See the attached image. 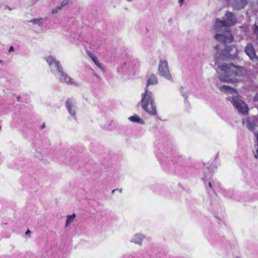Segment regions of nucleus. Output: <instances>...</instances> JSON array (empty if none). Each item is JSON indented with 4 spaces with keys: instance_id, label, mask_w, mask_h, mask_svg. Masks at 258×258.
Wrapping results in <instances>:
<instances>
[{
    "instance_id": "obj_1",
    "label": "nucleus",
    "mask_w": 258,
    "mask_h": 258,
    "mask_svg": "<svg viewBox=\"0 0 258 258\" xmlns=\"http://www.w3.org/2000/svg\"><path fill=\"white\" fill-rule=\"evenodd\" d=\"M225 16L227 20H219L217 19L214 25V29L217 32L224 31L222 34H217L215 36V38L218 41H222L224 44V46L228 51V53L231 55V50L234 49L235 52L237 51V48L235 46H232L229 48L226 44L229 43L233 41V37L231 34L230 26H233L237 22V19L234 15L230 12H227Z\"/></svg>"
},
{
    "instance_id": "obj_2",
    "label": "nucleus",
    "mask_w": 258,
    "mask_h": 258,
    "mask_svg": "<svg viewBox=\"0 0 258 258\" xmlns=\"http://www.w3.org/2000/svg\"><path fill=\"white\" fill-rule=\"evenodd\" d=\"M216 70L220 80L228 83L236 82L238 77L246 74V70L238 66H218Z\"/></svg>"
},
{
    "instance_id": "obj_3",
    "label": "nucleus",
    "mask_w": 258,
    "mask_h": 258,
    "mask_svg": "<svg viewBox=\"0 0 258 258\" xmlns=\"http://www.w3.org/2000/svg\"><path fill=\"white\" fill-rule=\"evenodd\" d=\"M219 89L227 95L228 100L231 102L239 112L242 114L247 112V105L241 99L235 89L227 85H223L220 87Z\"/></svg>"
},
{
    "instance_id": "obj_4",
    "label": "nucleus",
    "mask_w": 258,
    "mask_h": 258,
    "mask_svg": "<svg viewBox=\"0 0 258 258\" xmlns=\"http://www.w3.org/2000/svg\"><path fill=\"white\" fill-rule=\"evenodd\" d=\"M143 109L152 116L157 115L156 106L151 92L146 88L145 92L141 94V100L139 103Z\"/></svg>"
},
{
    "instance_id": "obj_5",
    "label": "nucleus",
    "mask_w": 258,
    "mask_h": 258,
    "mask_svg": "<svg viewBox=\"0 0 258 258\" xmlns=\"http://www.w3.org/2000/svg\"><path fill=\"white\" fill-rule=\"evenodd\" d=\"M54 68L52 69L54 71L55 76L60 80L62 83H65L68 84H75V82L68 76L66 74L64 73L62 71V69L61 66H53Z\"/></svg>"
},
{
    "instance_id": "obj_6",
    "label": "nucleus",
    "mask_w": 258,
    "mask_h": 258,
    "mask_svg": "<svg viewBox=\"0 0 258 258\" xmlns=\"http://www.w3.org/2000/svg\"><path fill=\"white\" fill-rule=\"evenodd\" d=\"M66 107L69 113L72 116L76 114V101L73 99H69L66 102Z\"/></svg>"
},
{
    "instance_id": "obj_7",
    "label": "nucleus",
    "mask_w": 258,
    "mask_h": 258,
    "mask_svg": "<svg viewBox=\"0 0 258 258\" xmlns=\"http://www.w3.org/2000/svg\"><path fill=\"white\" fill-rule=\"evenodd\" d=\"M158 71L160 76L168 80H171L172 76L168 66H159Z\"/></svg>"
},
{
    "instance_id": "obj_8",
    "label": "nucleus",
    "mask_w": 258,
    "mask_h": 258,
    "mask_svg": "<svg viewBox=\"0 0 258 258\" xmlns=\"http://www.w3.org/2000/svg\"><path fill=\"white\" fill-rule=\"evenodd\" d=\"M145 238V236L144 234L141 233H137L133 235L130 240V242L139 246H141Z\"/></svg>"
},
{
    "instance_id": "obj_9",
    "label": "nucleus",
    "mask_w": 258,
    "mask_h": 258,
    "mask_svg": "<svg viewBox=\"0 0 258 258\" xmlns=\"http://www.w3.org/2000/svg\"><path fill=\"white\" fill-rule=\"evenodd\" d=\"M257 119L254 117H248L245 121H243V124H245L246 127L249 130H253L256 126Z\"/></svg>"
},
{
    "instance_id": "obj_10",
    "label": "nucleus",
    "mask_w": 258,
    "mask_h": 258,
    "mask_svg": "<svg viewBox=\"0 0 258 258\" xmlns=\"http://www.w3.org/2000/svg\"><path fill=\"white\" fill-rule=\"evenodd\" d=\"M244 51L251 59H252L255 57H256L258 59V57L256 56L255 50L251 43H249L247 44L245 47Z\"/></svg>"
},
{
    "instance_id": "obj_11",
    "label": "nucleus",
    "mask_w": 258,
    "mask_h": 258,
    "mask_svg": "<svg viewBox=\"0 0 258 258\" xmlns=\"http://www.w3.org/2000/svg\"><path fill=\"white\" fill-rule=\"evenodd\" d=\"M232 4L233 6L237 10L243 8L247 4V0H227Z\"/></svg>"
},
{
    "instance_id": "obj_12",
    "label": "nucleus",
    "mask_w": 258,
    "mask_h": 258,
    "mask_svg": "<svg viewBox=\"0 0 258 258\" xmlns=\"http://www.w3.org/2000/svg\"><path fill=\"white\" fill-rule=\"evenodd\" d=\"M128 120L132 122L138 123L140 124L143 125L145 124V121L137 114L130 116Z\"/></svg>"
},
{
    "instance_id": "obj_13",
    "label": "nucleus",
    "mask_w": 258,
    "mask_h": 258,
    "mask_svg": "<svg viewBox=\"0 0 258 258\" xmlns=\"http://www.w3.org/2000/svg\"><path fill=\"white\" fill-rule=\"evenodd\" d=\"M158 83V80L157 77L155 75H151L148 79L147 87L150 85H155Z\"/></svg>"
},
{
    "instance_id": "obj_14",
    "label": "nucleus",
    "mask_w": 258,
    "mask_h": 258,
    "mask_svg": "<svg viewBox=\"0 0 258 258\" xmlns=\"http://www.w3.org/2000/svg\"><path fill=\"white\" fill-rule=\"evenodd\" d=\"M75 217L76 215L75 214H73V215H68L67 217L66 226H69L70 224L74 221Z\"/></svg>"
},
{
    "instance_id": "obj_15",
    "label": "nucleus",
    "mask_w": 258,
    "mask_h": 258,
    "mask_svg": "<svg viewBox=\"0 0 258 258\" xmlns=\"http://www.w3.org/2000/svg\"><path fill=\"white\" fill-rule=\"evenodd\" d=\"M46 61L48 64H58L59 63L52 56H48L46 59Z\"/></svg>"
},
{
    "instance_id": "obj_16",
    "label": "nucleus",
    "mask_w": 258,
    "mask_h": 258,
    "mask_svg": "<svg viewBox=\"0 0 258 258\" xmlns=\"http://www.w3.org/2000/svg\"><path fill=\"white\" fill-rule=\"evenodd\" d=\"M68 4V1H64L62 2V3L61 4V6H58L56 8V9H53L52 10V13L53 14L56 13L58 11H60L61 9L62 6H64Z\"/></svg>"
},
{
    "instance_id": "obj_17",
    "label": "nucleus",
    "mask_w": 258,
    "mask_h": 258,
    "mask_svg": "<svg viewBox=\"0 0 258 258\" xmlns=\"http://www.w3.org/2000/svg\"><path fill=\"white\" fill-rule=\"evenodd\" d=\"M205 186L206 187V188L208 189H210L211 190H213V187H212V183L210 181H205Z\"/></svg>"
},
{
    "instance_id": "obj_18",
    "label": "nucleus",
    "mask_w": 258,
    "mask_h": 258,
    "mask_svg": "<svg viewBox=\"0 0 258 258\" xmlns=\"http://www.w3.org/2000/svg\"><path fill=\"white\" fill-rule=\"evenodd\" d=\"M89 55L91 57V58H92V60L94 61V62L95 63V64H100L98 62H97V58H96V57L94 55V54H93V53H89Z\"/></svg>"
},
{
    "instance_id": "obj_19",
    "label": "nucleus",
    "mask_w": 258,
    "mask_h": 258,
    "mask_svg": "<svg viewBox=\"0 0 258 258\" xmlns=\"http://www.w3.org/2000/svg\"><path fill=\"white\" fill-rule=\"evenodd\" d=\"M93 67L95 68V69L97 70V73H99V70L101 71L102 72L104 70V66H93Z\"/></svg>"
},
{
    "instance_id": "obj_20",
    "label": "nucleus",
    "mask_w": 258,
    "mask_h": 258,
    "mask_svg": "<svg viewBox=\"0 0 258 258\" xmlns=\"http://www.w3.org/2000/svg\"><path fill=\"white\" fill-rule=\"evenodd\" d=\"M253 31L255 34L258 35V19L255 21Z\"/></svg>"
},
{
    "instance_id": "obj_21",
    "label": "nucleus",
    "mask_w": 258,
    "mask_h": 258,
    "mask_svg": "<svg viewBox=\"0 0 258 258\" xmlns=\"http://www.w3.org/2000/svg\"><path fill=\"white\" fill-rule=\"evenodd\" d=\"M254 101H258V93L254 96Z\"/></svg>"
},
{
    "instance_id": "obj_22",
    "label": "nucleus",
    "mask_w": 258,
    "mask_h": 258,
    "mask_svg": "<svg viewBox=\"0 0 258 258\" xmlns=\"http://www.w3.org/2000/svg\"><path fill=\"white\" fill-rule=\"evenodd\" d=\"M182 96L184 97V98L186 99L188 97V93H186L185 94H183Z\"/></svg>"
},
{
    "instance_id": "obj_23",
    "label": "nucleus",
    "mask_w": 258,
    "mask_h": 258,
    "mask_svg": "<svg viewBox=\"0 0 258 258\" xmlns=\"http://www.w3.org/2000/svg\"><path fill=\"white\" fill-rule=\"evenodd\" d=\"M14 50V48L13 46H11L9 48V52L13 51Z\"/></svg>"
},
{
    "instance_id": "obj_24",
    "label": "nucleus",
    "mask_w": 258,
    "mask_h": 258,
    "mask_svg": "<svg viewBox=\"0 0 258 258\" xmlns=\"http://www.w3.org/2000/svg\"><path fill=\"white\" fill-rule=\"evenodd\" d=\"M219 45H217L216 46H215V48L218 51H219Z\"/></svg>"
},
{
    "instance_id": "obj_25",
    "label": "nucleus",
    "mask_w": 258,
    "mask_h": 258,
    "mask_svg": "<svg viewBox=\"0 0 258 258\" xmlns=\"http://www.w3.org/2000/svg\"><path fill=\"white\" fill-rule=\"evenodd\" d=\"M254 157L255 158H258V149L256 150V154H255Z\"/></svg>"
},
{
    "instance_id": "obj_26",
    "label": "nucleus",
    "mask_w": 258,
    "mask_h": 258,
    "mask_svg": "<svg viewBox=\"0 0 258 258\" xmlns=\"http://www.w3.org/2000/svg\"><path fill=\"white\" fill-rule=\"evenodd\" d=\"M161 64H167V62L166 61H161Z\"/></svg>"
},
{
    "instance_id": "obj_27",
    "label": "nucleus",
    "mask_w": 258,
    "mask_h": 258,
    "mask_svg": "<svg viewBox=\"0 0 258 258\" xmlns=\"http://www.w3.org/2000/svg\"><path fill=\"white\" fill-rule=\"evenodd\" d=\"M31 233L30 231L28 230L26 232V234L27 235V234H29Z\"/></svg>"
},
{
    "instance_id": "obj_28",
    "label": "nucleus",
    "mask_w": 258,
    "mask_h": 258,
    "mask_svg": "<svg viewBox=\"0 0 258 258\" xmlns=\"http://www.w3.org/2000/svg\"><path fill=\"white\" fill-rule=\"evenodd\" d=\"M256 138H257V145L258 146V134L256 135Z\"/></svg>"
},
{
    "instance_id": "obj_29",
    "label": "nucleus",
    "mask_w": 258,
    "mask_h": 258,
    "mask_svg": "<svg viewBox=\"0 0 258 258\" xmlns=\"http://www.w3.org/2000/svg\"><path fill=\"white\" fill-rule=\"evenodd\" d=\"M184 0H179V3H180V4L181 5L183 3Z\"/></svg>"
},
{
    "instance_id": "obj_30",
    "label": "nucleus",
    "mask_w": 258,
    "mask_h": 258,
    "mask_svg": "<svg viewBox=\"0 0 258 258\" xmlns=\"http://www.w3.org/2000/svg\"><path fill=\"white\" fill-rule=\"evenodd\" d=\"M36 21V19H34V20H32L31 21L33 22H35Z\"/></svg>"
},
{
    "instance_id": "obj_31",
    "label": "nucleus",
    "mask_w": 258,
    "mask_h": 258,
    "mask_svg": "<svg viewBox=\"0 0 258 258\" xmlns=\"http://www.w3.org/2000/svg\"><path fill=\"white\" fill-rule=\"evenodd\" d=\"M115 190H113L112 192H114Z\"/></svg>"
},
{
    "instance_id": "obj_32",
    "label": "nucleus",
    "mask_w": 258,
    "mask_h": 258,
    "mask_svg": "<svg viewBox=\"0 0 258 258\" xmlns=\"http://www.w3.org/2000/svg\"><path fill=\"white\" fill-rule=\"evenodd\" d=\"M1 129V126H0V130Z\"/></svg>"
}]
</instances>
